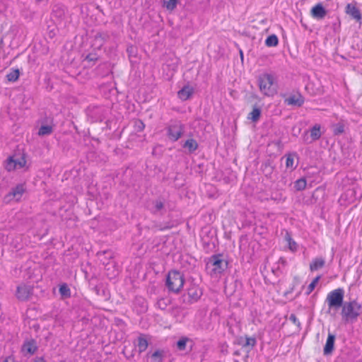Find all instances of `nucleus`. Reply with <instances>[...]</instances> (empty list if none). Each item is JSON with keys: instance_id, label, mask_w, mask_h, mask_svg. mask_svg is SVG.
Masks as SVG:
<instances>
[{"instance_id": "6e6552de", "label": "nucleus", "mask_w": 362, "mask_h": 362, "mask_svg": "<svg viewBox=\"0 0 362 362\" xmlns=\"http://www.w3.org/2000/svg\"><path fill=\"white\" fill-rule=\"evenodd\" d=\"M33 288L26 284H21L17 287L16 297L20 300H26L32 293Z\"/></svg>"}, {"instance_id": "2f4dec72", "label": "nucleus", "mask_w": 362, "mask_h": 362, "mask_svg": "<svg viewBox=\"0 0 362 362\" xmlns=\"http://www.w3.org/2000/svg\"><path fill=\"white\" fill-rule=\"evenodd\" d=\"M261 111L259 108H254L250 113L248 118L253 122H257L260 117Z\"/></svg>"}, {"instance_id": "393cba45", "label": "nucleus", "mask_w": 362, "mask_h": 362, "mask_svg": "<svg viewBox=\"0 0 362 362\" xmlns=\"http://www.w3.org/2000/svg\"><path fill=\"white\" fill-rule=\"evenodd\" d=\"M164 357V351L157 350L149 356V362H162Z\"/></svg>"}, {"instance_id": "a211bd4d", "label": "nucleus", "mask_w": 362, "mask_h": 362, "mask_svg": "<svg viewBox=\"0 0 362 362\" xmlns=\"http://www.w3.org/2000/svg\"><path fill=\"white\" fill-rule=\"evenodd\" d=\"M325 264V260L323 257H316L310 264V269L311 272L316 271L322 268Z\"/></svg>"}, {"instance_id": "1a4fd4ad", "label": "nucleus", "mask_w": 362, "mask_h": 362, "mask_svg": "<svg viewBox=\"0 0 362 362\" xmlns=\"http://www.w3.org/2000/svg\"><path fill=\"white\" fill-rule=\"evenodd\" d=\"M356 199V193L353 189H348L340 197L339 202L341 204L353 203Z\"/></svg>"}, {"instance_id": "423d86ee", "label": "nucleus", "mask_w": 362, "mask_h": 362, "mask_svg": "<svg viewBox=\"0 0 362 362\" xmlns=\"http://www.w3.org/2000/svg\"><path fill=\"white\" fill-rule=\"evenodd\" d=\"M184 133V126L180 122H175L167 127V136L172 141H177Z\"/></svg>"}, {"instance_id": "39448f33", "label": "nucleus", "mask_w": 362, "mask_h": 362, "mask_svg": "<svg viewBox=\"0 0 362 362\" xmlns=\"http://www.w3.org/2000/svg\"><path fill=\"white\" fill-rule=\"evenodd\" d=\"M184 282V276L180 272L175 270L169 272L166 279V286L169 291L178 293L182 288Z\"/></svg>"}, {"instance_id": "c756f323", "label": "nucleus", "mask_w": 362, "mask_h": 362, "mask_svg": "<svg viewBox=\"0 0 362 362\" xmlns=\"http://www.w3.org/2000/svg\"><path fill=\"white\" fill-rule=\"evenodd\" d=\"M306 180L304 178L297 180L294 183V187L298 191H301L306 187Z\"/></svg>"}, {"instance_id": "a878e982", "label": "nucleus", "mask_w": 362, "mask_h": 362, "mask_svg": "<svg viewBox=\"0 0 362 362\" xmlns=\"http://www.w3.org/2000/svg\"><path fill=\"white\" fill-rule=\"evenodd\" d=\"M310 136H311L313 141H316L320 138L321 132H320V125L315 124L310 129Z\"/></svg>"}, {"instance_id": "f704fd0d", "label": "nucleus", "mask_w": 362, "mask_h": 362, "mask_svg": "<svg viewBox=\"0 0 362 362\" xmlns=\"http://www.w3.org/2000/svg\"><path fill=\"white\" fill-rule=\"evenodd\" d=\"M8 81L14 82L19 78V71L18 69L14 70L6 75Z\"/></svg>"}, {"instance_id": "4be33fe9", "label": "nucleus", "mask_w": 362, "mask_h": 362, "mask_svg": "<svg viewBox=\"0 0 362 362\" xmlns=\"http://www.w3.org/2000/svg\"><path fill=\"white\" fill-rule=\"evenodd\" d=\"M148 343L146 338L144 335L138 337L137 347L140 353L144 352L148 348Z\"/></svg>"}, {"instance_id": "ea45409f", "label": "nucleus", "mask_w": 362, "mask_h": 362, "mask_svg": "<svg viewBox=\"0 0 362 362\" xmlns=\"http://www.w3.org/2000/svg\"><path fill=\"white\" fill-rule=\"evenodd\" d=\"M32 362H46L43 357H36Z\"/></svg>"}, {"instance_id": "cd10ccee", "label": "nucleus", "mask_w": 362, "mask_h": 362, "mask_svg": "<svg viewBox=\"0 0 362 362\" xmlns=\"http://www.w3.org/2000/svg\"><path fill=\"white\" fill-rule=\"evenodd\" d=\"M279 40L275 35H269L265 41V44L268 47H275L278 45Z\"/></svg>"}, {"instance_id": "79ce46f5", "label": "nucleus", "mask_w": 362, "mask_h": 362, "mask_svg": "<svg viewBox=\"0 0 362 362\" xmlns=\"http://www.w3.org/2000/svg\"><path fill=\"white\" fill-rule=\"evenodd\" d=\"M117 274H118V271L117 270H114L112 275L110 276V278L111 279V278H113V277L116 276L117 275Z\"/></svg>"}, {"instance_id": "5701e85b", "label": "nucleus", "mask_w": 362, "mask_h": 362, "mask_svg": "<svg viewBox=\"0 0 362 362\" xmlns=\"http://www.w3.org/2000/svg\"><path fill=\"white\" fill-rule=\"evenodd\" d=\"M191 341L192 340L187 337H181L176 343V348L179 351H184L186 349L187 344Z\"/></svg>"}, {"instance_id": "e433bc0d", "label": "nucleus", "mask_w": 362, "mask_h": 362, "mask_svg": "<svg viewBox=\"0 0 362 362\" xmlns=\"http://www.w3.org/2000/svg\"><path fill=\"white\" fill-rule=\"evenodd\" d=\"M98 60V56L96 54L90 53L86 55L85 57V61L89 62H95Z\"/></svg>"}, {"instance_id": "aec40b11", "label": "nucleus", "mask_w": 362, "mask_h": 362, "mask_svg": "<svg viewBox=\"0 0 362 362\" xmlns=\"http://www.w3.org/2000/svg\"><path fill=\"white\" fill-rule=\"evenodd\" d=\"M189 297L193 300H197L202 295V290L197 286H192L188 289Z\"/></svg>"}, {"instance_id": "b1692460", "label": "nucleus", "mask_w": 362, "mask_h": 362, "mask_svg": "<svg viewBox=\"0 0 362 362\" xmlns=\"http://www.w3.org/2000/svg\"><path fill=\"white\" fill-rule=\"evenodd\" d=\"M59 291L62 299H66L71 297V290L66 284H61L59 286Z\"/></svg>"}, {"instance_id": "a19ab883", "label": "nucleus", "mask_w": 362, "mask_h": 362, "mask_svg": "<svg viewBox=\"0 0 362 362\" xmlns=\"http://www.w3.org/2000/svg\"><path fill=\"white\" fill-rule=\"evenodd\" d=\"M95 40H103V35L102 34H98L95 36Z\"/></svg>"}, {"instance_id": "412c9836", "label": "nucleus", "mask_w": 362, "mask_h": 362, "mask_svg": "<svg viewBox=\"0 0 362 362\" xmlns=\"http://www.w3.org/2000/svg\"><path fill=\"white\" fill-rule=\"evenodd\" d=\"M183 147L192 153L195 151L198 148V144L196 140L193 139H187L183 144Z\"/></svg>"}, {"instance_id": "473e14b6", "label": "nucleus", "mask_w": 362, "mask_h": 362, "mask_svg": "<svg viewBox=\"0 0 362 362\" xmlns=\"http://www.w3.org/2000/svg\"><path fill=\"white\" fill-rule=\"evenodd\" d=\"M163 6L168 10L173 11L177 6V0H163Z\"/></svg>"}, {"instance_id": "4468645a", "label": "nucleus", "mask_w": 362, "mask_h": 362, "mask_svg": "<svg viewBox=\"0 0 362 362\" xmlns=\"http://www.w3.org/2000/svg\"><path fill=\"white\" fill-rule=\"evenodd\" d=\"M285 102L288 105L300 107L304 103V98L301 95L297 94L288 97L285 100Z\"/></svg>"}, {"instance_id": "7c9ffc66", "label": "nucleus", "mask_w": 362, "mask_h": 362, "mask_svg": "<svg viewBox=\"0 0 362 362\" xmlns=\"http://www.w3.org/2000/svg\"><path fill=\"white\" fill-rule=\"evenodd\" d=\"M286 239L288 242L289 250L292 252H296L298 250V244L288 234L286 236Z\"/></svg>"}, {"instance_id": "4c0bfd02", "label": "nucleus", "mask_w": 362, "mask_h": 362, "mask_svg": "<svg viewBox=\"0 0 362 362\" xmlns=\"http://www.w3.org/2000/svg\"><path fill=\"white\" fill-rule=\"evenodd\" d=\"M157 305L162 310H164L166 308L167 303H165V300L164 298H160L157 301Z\"/></svg>"}, {"instance_id": "58836bf2", "label": "nucleus", "mask_w": 362, "mask_h": 362, "mask_svg": "<svg viewBox=\"0 0 362 362\" xmlns=\"http://www.w3.org/2000/svg\"><path fill=\"white\" fill-rule=\"evenodd\" d=\"M289 320L296 324L298 327H300V323L299 320H298L297 317L294 314H291L289 317Z\"/></svg>"}, {"instance_id": "dca6fc26", "label": "nucleus", "mask_w": 362, "mask_h": 362, "mask_svg": "<svg viewBox=\"0 0 362 362\" xmlns=\"http://www.w3.org/2000/svg\"><path fill=\"white\" fill-rule=\"evenodd\" d=\"M335 341V336L331 333H329L325 346L324 347V354H330L333 349Z\"/></svg>"}, {"instance_id": "72a5a7b5", "label": "nucleus", "mask_w": 362, "mask_h": 362, "mask_svg": "<svg viewBox=\"0 0 362 362\" xmlns=\"http://www.w3.org/2000/svg\"><path fill=\"white\" fill-rule=\"evenodd\" d=\"M294 157H295V155H293V154H288L286 156V166L287 168H291V169L295 168Z\"/></svg>"}, {"instance_id": "2eb2a0df", "label": "nucleus", "mask_w": 362, "mask_h": 362, "mask_svg": "<svg viewBox=\"0 0 362 362\" xmlns=\"http://www.w3.org/2000/svg\"><path fill=\"white\" fill-rule=\"evenodd\" d=\"M256 344L257 340L255 337L245 336V337H240L238 339V344L240 345L243 348H246L247 346L253 348L255 346Z\"/></svg>"}, {"instance_id": "bb28decb", "label": "nucleus", "mask_w": 362, "mask_h": 362, "mask_svg": "<svg viewBox=\"0 0 362 362\" xmlns=\"http://www.w3.org/2000/svg\"><path fill=\"white\" fill-rule=\"evenodd\" d=\"M53 128L50 125H42L40 127L38 131L39 136L49 135L52 133Z\"/></svg>"}, {"instance_id": "0eeeda50", "label": "nucleus", "mask_w": 362, "mask_h": 362, "mask_svg": "<svg viewBox=\"0 0 362 362\" xmlns=\"http://www.w3.org/2000/svg\"><path fill=\"white\" fill-rule=\"evenodd\" d=\"M26 163V159L23 155L11 156L7 159L5 168L8 171L21 169L25 166Z\"/></svg>"}, {"instance_id": "c9c22d12", "label": "nucleus", "mask_w": 362, "mask_h": 362, "mask_svg": "<svg viewBox=\"0 0 362 362\" xmlns=\"http://www.w3.org/2000/svg\"><path fill=\"white\" fill-rule=\"evenodd\" d=\"M163 208V204L160 201H156L154 203V206L152 209L153 213H156L160 211Z\"/></svg>"}, {"instance_id": "f8f14e48", "label": "nucleus", "mask_w": 362, "mask_h": 362, "mask_svg": "<svg viewBox=\"0 0 362 362\" xmlns=\"http://www.w3.org/2000/svg\"><path fill=\"white\" fill-rule=\"evenodd\" d=\"M311 14L315 18L322 19L326 16L327 11L321 4H318L313 7Z\"/></svg>"}, {"instance_id": "37998d69", "label": "nucleus", "mask_w": 362, "mask_h": 362, "mask_svg": "<svg viewBox=\"0 0 362 362\" xmlns=\"http://www.w3.org/2000/svg\"><path fill=\"white\" fill-rule=\"evenodd\" d=\"M2 362H8V360H4Z\"/></svg>"}, {"instance_id": "f03ea898", "label": "nucleus", "mask_w": 362, "mask_h": 362, "mask_svg": "<svg viewBox=\"0 0 362 362\" xmlns=\"http://www.w3.org/2000/svg\"><path fill=\"white\" fill-rule=\"evenodd\" d=\"M361 305L356 300L346 302L342 305L341 316L346 321H354L360 315Z\"/></svg>"}, {"instance_id": "6ab92c4d", "label": "nucleus", "mask_w": 362, "mask_h": 362, "mask_svg": "<svg viewBox=\"0 0 362 362\" xmlns=\"http://www.w3.org/2000/svg\"><path fill=\"white\" fill-rule=\"evenodd\" d=\"M192 93L193 88L189 86H187L179 90L177 95L179 98L182 100H186L192 95Z\"/></svg>"}, {"instance_id": "9b49d317", "label": "nucleus", "mask_w": 362, "mask_h": 362, "mask_svg": "<svg viewBox=\"0 0 362 362\" xmlns=\"http://www.w3.org/2000/svg\"><path fill=\"white\" fill-rule=\"evenodd\" d=\"M37 349L36 343L33 340L26 341L22 346L21 352L24 356L33 355Z\"/></svg>"}, {"instance_id": "c85d7f7f", "label": "nucleus", "mask_w": 362, "mask_h": 362, "mask_svg": "<svg viewBox=\"0 0 362 362\" xmlns=\"http://www.w3.org/2000/svg\"><path fill=\"white\" fill-rule=\"evenodd\" d=\"M321 279V276L319 275L317 276H316L313 280V281L308 285V288H307V291H306V294L307 295H309L310 293H311L313 292V291L315 289V288L316 287L317 284H318L320 279Z\"/></svg>"}, {"instance_id": "f257e3e1", "label": "nucleus", "mask_w": 362, "mask_h": 362, "mask_svg": "<svg viewBox=\"0 0 362 362\" xmlns=\"http://www.w3.org/2000/svg\"><path fill=\"white\" fill-rule=\"evenodd\" d=\"M260 92L266 96H273L276 93V78L270 73L261 74L257 79Z\"/></svg>"}, {"instance_id": "f3484780", "label": "nucleus", "mask_w": 362, "mask_h": 362, "mask_svg": "<svg viewBox=\"0 0 362 362\" xmlns=\"http://www.w3.org/2000/svg\"><path fill=\"white\" fill-rule=\"evenodd\" d=\"M25 188L23 185H18L16 187H14L12 191L8 194V197H12V198L16 201H18L23 194L24 193Z\"/></svg>"}, {"instance_id": "20e7f679", "label": "nucleus", "mask_w": 362, "mask_h": 362, "mask_svg": "<svg viewBox=\"0 0 362 362\" xmlns=\"http://www.w3.org/2000/svg\"><path fill=\"white\" fill-rule=\"evenodd\" d=\"M228 262L224 260L221 255L211 256L206 263V269L211 276H217L227 268Z\"/></svg>"}, {"instance_id": "9d476101", "label": "nucleus", "mask_w": 362, "mask_h": 362, "mask_svg": "<svg viewBox=\"0 0 362 362\" xmlns=\"http://www.w3.org/2000/svg\"><path fill=\"white\" fill-rule=\"evenodd\" d=\"M180 59L175 55H170L168 59L166 61L165 65L169 69L170 71L169 76H172L174 73L177 70Z\"/></svg>"}, {"instance_id": "7ed1b4c3", "label": "nucleus", "mask_w": 362, "mask_h": 362, "mask_svg": "<svg viewBox=\"0 0 362 362\" xmlns=\"http://www.w3.org/2000/svg\"><path fill=\"white\" fill-rule=\"evenodd\" d=\"M344 296L343 288L333 290L327 294L325 302L327 303L329 313H331L333 310L336 311L342 307Z\"/></svg>"}, {"instance_id": "ddd939ff", "label": "nucleus", "mask_w": 362, "mask_h": 362, "mask_svg": "<svg viewBox=\"0 0 362 362\" xmlns=\"http://www.w3.org/2000/svg\"><path fill=\"white\" fill-rule=\"evenodd\" d=\"M346 12L347 14L357 21H360L361 19L360 10L356 6L351 4H347L346 7Z\"/></svg>"}]
</instances>
